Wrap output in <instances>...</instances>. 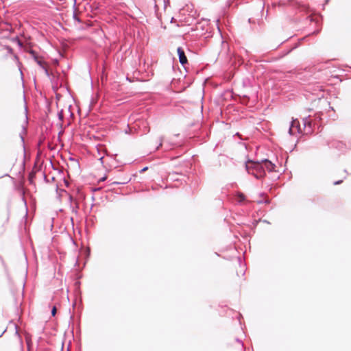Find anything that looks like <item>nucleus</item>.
<instances>
[{
  "instance_id": "obj_1",
  "label": "nucleus",
  "mask_w": 351,
  "mask_h": 351,
  "mask_svg": "<svg viewBox=\"0 0 351 351\" xmlns=\"http://www.w3.org/2000/svg\"><path fill=\"white\" fill-rule=\"evenodd\" d=\"M245 168L249 173L254 175L256 178H260L265 176L262 162L248 160L245 164Z\"/></svg>"
},
{
  "instance_id": "obj_2",
  "label": "nucleus",
  "mask_w": 351,
  "mask_h": 351,
  "mask_svg": "<svg viewBox=\"0 0 351 351\" xmlns=\"http://www.w3.org/2000/svg\"><path fill=\"white\" fill-rule=\"evenodd\" d=\"M289 132L291 135L295 134L297 132H301L300 123L297 119L292 121Z\"/></svg>"
},
{
  "instance_id": "obj_3",
  "label": "nucleus",
  "mask_w": 351,
  "mask_h": 351,
  "mask_svg": "<svg viewBox=\"0 0 351 351\" xmlns=\"http://www.w3.org/2000/svg\"><path fill=\"white\" fill-rule=\"evenodd\" d=\"M177 51H178V56H179V61L180 62L184 65L185 64L187 63L188 62V60H187V58L185 55V53L184 51V50L182 49V47H178V49H177Z\"/></svg>"
},
{
  "instance_id": "obj_4",
  "label": "nucleus",
  "mask_w": 351,
  "mask_h": 351,
  "mask_svg": "<svg viewBox=\"0 0 351 351\" xmlns=\"http://www.w3.org/2000/svg\"><path fill=\"white\" fill-rule=\"evenodd\" d=\"M262 165L263 166V169L266 168L269 171H274L275 165L271 161L268 160H264L262 161Z\"/></svg>"
},
{
  "instance_id": "obj_5",
  "label": "nucleus",
  "mask_w": 351,
  "mask_h": 351,
  "mask_svg": "<svg viewBox=\"0 0 351 351\" xmlns=\"http://www.w3.org/2000/svg\"><path fill=\"white\" fill-rule=\"evenodd\" d=\"M245 198V195L243 193H239L237 195V199H238V201L239 202H241L244 201Z\"/></svg>"
},
{
  "instance_id": "obj_6",
  "label": "nucleus",
  "mask_w": 351,
  "mask_h": 351,
  "mask_svg": "<svg viewBox=\"0 0 351 351\" xmlns=\"http://www.w3.org/2000/svg\"><path fill=\"white\" fill-rule=\"evenodd\" d=\"M58 117H59V119L60 121H62L63 120V117H64V115H63V112L62 110H61L60 112H58Z\"/></svg>"
},
{
  "instance_id": "obj_7",
  "label": "nucleus",
  "mask_w": 351,
  "mask_h": 351,
  "mask_svg": "<svg viewBox=\"0 0 351 351\" xmlns=\"http://www.w3.org/2000/svg\"><path fill=\"white\" fill-rule=\"evenodd\" d=\"M56 306H53L51 310V314L53 316H54L56 315Z\"/></svg>"
},
{
  "instance_id": "obj_8",
  "label": "nucleus",
  "mask_w": 351,
  "mask_h": 351,
  "mask_svg": "<svg viewBox=\"0 0 351 351\" xmlns=\"http://www.w3.org/2000/svg\"><path fill=\"white\" fill-rule=\"evenodd\" d=\"M342 182H343V180H338V181L335 182H334V184H335V185H337V184H339L342 183Z\"/></svg>"
},
{
  "instance_id": "obj_9",
  "label": "nucleus",
  "mask_w": 351,
  "mask_h": 351,
  "mask_svg": "<svg viewBox=\"0 0 351 351\" xmlns=\"http://www.w3.org/2000/svg\"><path fill=\"white\" fill-rule=\"evenodd\" d=\"M114 184H123L124 182H114Z\"/></svg>"
},
{
  "instance_id": "obj_10",
  "label": "nucleus",
  "mask_w": 351,
  "mask_h": 351,
  "mask_svg": "<svg viewBox=\"0 0 351 351\" xmlns=\"http://www.w3.org/2000/svg\"><path fill=\"white\" fill-rule=\"evenodd\" d=\"M105 180H106V177H104V178H101L100 180H101V181H104Z\"/></svg>"
},
{
  "instance_id": "obj_11",
  "label": "nucleus",
  "mask_w": 351,
  "mask_h": 351,
  "mask_svg": "<svg viewBox=\"0 0 351 351\" xmlns=\"http://www.w3.org/2000/svg\"><path fill=\"white\" fill-rule=\"evenodd\" d=\"M147 169V167H145L144 169H142L143 171H145Z\"/></svg>"
}]
</instances>
